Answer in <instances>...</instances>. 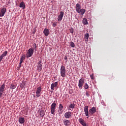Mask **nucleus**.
Listing matches in <instances>:
<instances>
[{"mask_svg":"<svg viewBox=\"0 0 126 126\" xmlns=\"http://www.w3.org/2000/svg\"><path fill=\"white\" fill-rule=\"evenodd\" d=\"M66 70L65 67L62 65L60 68V73L61 75L63 78H64L66 76Z\"/></svg>","mask_w":126,"mask_h":126,"instance_id":"nucleus-1","label":"nucleus"},{"mask_svg":"<svg viewBox=\"0 0 126 126\" xmlns=\"http://www.w3.org/2000/svg\"><path fill=\"white\" fill-rule=\"evenodd\" d=\"M34 49L31 48L30 49L28 50V52L26 54V58L29 59V58L32 57L33 55Z\"/></svg>","mask_w":126,"mask_h":126,"instance_id":"nucleus-2","label":"nucleus"},{"mask_svg":"<svg viewBox=\"0 0 126 126\" xmlns=\"http://www.w3.org/2000/svg\"><path fill=\"white\" fill-rule=\"evenodd\" d=\"M84 83H85L84 78H80V79L79 80L78 87L80 88V89H82L83 86L84 85Z\"/></svg>","mask_w":126,"mask_h":126,"instance_id":"nucleus-3","label":"nucleus"},{"mask_svg":"<svg viewBox=\"0 0 126 126\" xmlns=\"http://www.w3.org/2000/svg\"><path fill=\"white\" fill-rule=\"evenodd\" d=\"M42 91V88L41 87H39L36 89V96L37 97H39V96H41V92Z\"/></svg>","mask_w":126,"mask_h":126,"instance_id":"nucleus-4","label":"nucleus"},{"mask_svg":"<svg viewBox=\"0 0 126 126\" xmlns=\"http://www.w3.org/2000/svg\"><path fill=\"white\" fill-rule=\"evenodd\" d=\"M6 12V8L4 7V6L2 8L0 11V17H2L4 16Z\"/></svg>","mask_w":126,"mask_h":126,"instance_id":"nucleus-5","label":"nucleus"},{"mask_svg":"<svg viewBox=\"0 0 126 126\" xmlns=\"http://www.w3.org/2000/svg\"><path fill=\"white\" fill-rule=\"evenodd\" d=\"M84 112L87 119H89V106L88 105H86L84 107Z\"/></svg>","mask_w":126,"mask_h":126,"instance_id":"nucleus-6","label":"nucleus"},{"mask_svg":"<svg viewBox=\"0 0 126 126\" xmlns=\"http://www.w3.org/2000/svg\"><path fill=\"white\" fill-rule=\"evenodd\" d=\"M64 117L65 118L68 119L72 117V112L71 111H67L64 113Z\"/></svg>","mask_w":126,"mask_h":126,"instance_id":"nucleus-7","label":"nucleus"},{"mask_svg":"<svg viewBox=\"0 0 126 126\" xmlns=\"http://www.w3.org/2000/svg\"><path fill=\"white\" fill-rule=\"evenodd\" d=\"M63 16H64L63 11H60V15H59V16H58V18H57L58 21H61L63 17Z\"/></svg>","mask_w":126,"mask_h":126,"instance_id":"nucleus-8","label":"nucleus"},{"mask_svg":"<svg viewBox=\"0 0 126 126\" xmlns=\"http://www.w3.org/2000/svg\"><path fill=\"white\" fill-rule=\"evenodd\" d=\"M78 122H79V123L80 124L82 125V126H87V123H86V122H85V120H84V119H82V118L79 119Z\"/></svg>","mask_w":126,"mask_h":126,"instance_id":"nucleus-9","label":"nucleus"},{"mask_svg":"<svg viewBox=\"0 0 126 126\" xmlns=\"http://www.w3.org/2000/svg\"><path fill=\"white\" fill-rule=\"evenodd\" d=\"M96 111V109L94 106L92 107V108L90 109L89 110V114L90 115H93V114H94Z\"/></svg>","mask_w":126,"mask_h":126,"instance_id":"nucleus-10","label":"nucleus"},{"mask_svg":"<svg viewBox=\"0 0 126 126\" xmlns=\"http://www.w3.org/2000/svg\"><path fill=\"white\" fill-rule=\"evenodd\" d=\"M58 82H56L55 83H52L51 85V89L53 91L55 90L54 88L58 87Z\"/></svg>","mask_w":126,"mask_h":126,"instance_id":"nucleus-11","label":"nucleus"},{"mask_svg":"<svg viewBox=\"0 0 126 126\" xmlns=\"http://www.w3.org/2000/svg\"><path fill=\"white\" fill-rule=\"evenodd\" d=\"M63 123L65 126H70L71 124V122L69 120L64 119L63 121Z\"/></svg>","mask_w":126,"mask_h":126,"instance_id":"nucleus-12","label":"nucleus"},{"mask_svg":"<svg viewBox=\"0 0 126 126\" xmlns=\"http://www.w3.org/2000/svg\"><path fill=\"white\" fill-rule=\"evenodd\" d=\"M81 8V5L79 3H77L76 5V10L78 13H80V9Z\"/></svg>","mask_w":126,"mask_h":126,"instance_id":"nucleus-13","label":"nucleus"},{"mask_svg":"<svg viewBox=\"0 0 126 126\" xmlns=\"http://www.w3.org/2000/svg\"><path fill=\"white\" fill-rule=\"evenodd\" d=\"M43 33L46 35V36H48L49 34H50V31H49L48 29H45Z\"/></svg>","mask_w":126,"mask_h":126,"instance_id":"nucleus-14","label":"nucleus"},{"mask_svg":"<svg viewBox=\"0 0 126 126\" xmlns=\"http://www.w3.org/2000/svg\"><path fill=\"white\" fill-rule=\"evenodd\" d=\"M42 61H39L38 63V66H37V67H38V69L40 71L42 70Z\"/></svg>","mask_w":126,"mask_h":126,"instance_id":"nucleus-15","label":"nucleus"},{"mask_svg":"<svg viewBox=\"0 0 126 126\" xmlns=\"http://www.w3.org/2000/svg\"><path fill=\"white\" fill-rule=\"evenodd\" d=\"M19 122L20 123V124H24V123L25 122V120L24 117H20L19 118Z\"/></svg>","mask_w":126,"mask_h":126,"instance_id":"nucleus-16","label":"nucleus"},{"mask_svg":"<svg viewBox=\"0 0 126 126\" xmlns=\"http://www.w3.org/2000/svg\"><path fill=\"white\" fill-rule=\"evenodd\" d=\"M4 88H5V84H3L1 85L0 88V92L3 94V92L4 91Z\"/></svg>","mask_w":126,"mask_h":126,"instance_id":"nucleus-17","label":"nucleus"},{"mask_svg":"<svg viewBox=\"0 0 126 126\" xmlns=\"http://www.w3.org/2000/svg\"><path fill=\"white\" fill-rule=\"evenodd\" d=\"M20 7L23 8V9L26 8V5L24 1H22L19 5Z\"/></svg>","mask_w":126,"mask_h":126,"instance_id":"nucleus-18","label":"nucleus"},{"mask_svg":"<svg viewBox=\"0 0 126 126\" xmlns=\"http://www.w3.org/2000/svg\"><path fill=\"white\" fill-rule=\"evenodd\" d=\"M86 12L85 9H81V8L80 9V12L79 14H81V15H84V13Z\"/></svg>","mask_w":126,"mask_h":126,"instance_id":"nucleus-19","label":"nucleus"},{"mask_svg":"<svg viewBox=\"0 0 126 126\" xmlns=\"http://www.w3.org/2000/svg\"><path fill=\"white\" fill-rule=\"evenodd\" d=\"M56 105L57 104H56V103H55V100H54V102L53 103H52V105H51V107L52 108L56 110Z\"/></svg>","mask_w":126,"mask_h":126,"instance_id":"nucleus-20","label":"nucleus"},{"mask_svg":"<svg viewBox=\"0 0 126 126\" xmlns=\"http://www.w3.org/2000/svg\"><path fill=\"white\" fill-rule=\"evenodd\" d=\"M83 24L84 25H88V22L87 20V19L86 18H84L83 19Z\"/></svg>","mask_w":126,"mask_h":126,"instance_id":"nucleus-21","label":"nucleus"},{"mask_svg":"<svg viewBox=\"0 0 126 126\" xmlns=\"http://www.w3.org/2000/svg\"><path fill=\"white\" fill-rule=\"evenodd\" d=\"M45 115V112L44 110H40V117H44V116Z\"/></svg>","mask_w":126,"mask_h":126,"instance_id":"nucleus-22","label":"nucleus"},{"mask_svg":"<svg viewBox=\"0 0 126 126\" xmlns=\"http://www.w3.org/2000/svg\"><path fill=\"white\" fill-rule=\"evenodd\" d=\"M89 37V33H86L84 36V38L85 40H87V41H88Z\"/></svg>","mask_w":126,"mask_h":126,"instance_id":"nucleus-23","label":"nucleus"},{"mask_svg":"<svg viewBox=\"0 0 126 126\" xmlns=\"http://www.w3.org/2000/svg\"><path fill=\"white\" fill-rule=\"evenodd\" d=\"M7 51H5L3 53V54H1V56H2V60H3V58L5 57V56H6V55H7Z\"/></svg>","mask_w":126,"mask_h":126,"instance_id":"nucleus-24","label":"nucleus"},{"mask_svg":"<svg viewBox=\"0 0 126 126\" xmlns=\"http://www.w3.org/2000/svg\"><path fill=\"white\" fill-rule=\"evenodd\" d=\"M26 59V57L25 56H22L21 57V59H20V64H22V63H23L24 60H25Z\"/></svg>","mask_w":126,"mask_h":126,"instance_id":"nucleus-25","label":"nucleus"},{"mask_svg":"<svg viewBox=\"0 0 126 126\" xmlns=\"http://www.w3.org/2000/svg\"><path fill=\"white\" fill-rule=\"evenodd\" d=\"M63 108V105L62 104L60 103L59 107L60 111H62Z\"/></svg>","mask_w":126,"mask_h":126,"instance_id":"nucleus-26","label":"nucleus"},{"mask_svg":"<svg viewBox=\"0 0 126 126\" xmlns=\"http://www.w3.org/2000/svg\"><path fill=\"white\" fill-rule=\"evenodd\" d=\"M56 111V109L51 107V113L53 114Z\"/></svg>","mask_w":126,"mask_h":126,"instance_id":"nucleus-27","label":"nucleus"},{"mask_svg":"<svg viewBox=\"0 0 126 126\" xmlns=\"http://www.w3.org/2000/svg\"><path fill=\"white\" fill-rule=\"evenodd\" d=\"M75 106V104L74 103H73L70 104L69 107H70V108L73 109V108H74Z\"/></svg>","mask_w":126,"mask_h":126,"instance_id":"nucleus-28","label":"nucleus"},{"mask_svg":"<svg viewBox=\"0 0 126 126\" xmlns=\"http://www.w3.org/2000/svg\"><path fill=\"white\" fill-rule=\"evenodd\" d=\"M16 88V85L11 84L10 88L11 89H15Z\"/></svg>","mask_w":126,"mask_h":126,"instance_id":"nucleus-29","label":"nucleus"},{"mask_svg":"<svg viewBox=\"0 0 126 126\" xmlns=\"http://www.w3.org/2000/svg\"><path fill=\"white\" fill-rule=\"evenodd\" d=\"M84 87L85 89H88V88H89V85L87 84V83H85Z\"/></svg>","mask_w":126,"mask_h":126,"instance_id":"nucleus-30","label":"nucleus"},{"mask_svg":"<svg viewBox=\"0 0 126 126\" xmlns=\"http://www.w3.org/2000/svg\"><path fill=\"white\" fill-rule=\"evenodd\" d=\"M33 47L34 48V50H35V51H36V43H34L32 45Z\"/></svg>","mask_w":126,"mask_h":126,"instance_id":"nucleus-31","label":"nucleus"},{"mask_svg":"<svg viewBox=\"0 0 126 126\" xmlns=\"http://www.w3.org/2000/svg\"><path fill=\"white\" fill-rule=\"evenodd\" d=\"M70 46L72 47V48H74V47L75 46L74 43H73V42L71 41L70 42Z\"/></svg>","mask_w":126,"mask_h":126,"instance_id":"nucleus-32","label":"nucleus"},{"mask_svg":"<svg viewBox=\"0 0 126 126\" xmlns=\"http://www.w3.org/2000/svg\"><path fill=\"white\" fill-rule=\"evenodd\" d=\"M70 32L72 34H73L74 33V29L73 28H70Z\"/></svg>","mask_w":126,"mask_h":126,"instance_id":"nucleus-33","label":"nucleus"},{"mask_svg":"<svg viewBox=\"0 0 126 126\" xmlns=\"http://www.w3.org/2000/svg\"><path fill=\"white\" fill-rule=\"evenodd\" d=\"M86 95L89 97L90 96V93L89 92H86Z\"/></svg>","mask_w":126,"mask_h":126,"instance_id":"nucleus-34","label":"nucleus"},{"mask_svg":"<svg viewBox=\"0 0 126 126\" xmlns=\"http://www.w3.org/2000/svg\"><path fill=\"white\" fill-rule=\"evenodd\" d=\"M90 77H91V79H92V80L94 79V76L93 74L90 75Z\"/></svg>","mask_w":126,"mask_h":126,"instance_id":"nucleus-35","label":"nucleus"},{"mask_svg":"<svg viewBox=\"0 0 126 126\" xmlns=\"http://www.w3.org/2000/svg\"><path fill=\"white\" fill-rule=\"evenodd\" d=\"M64 60L66 61V62H67V57L65 56L64 58Z\"/></svg>","mask_w":126,"mask_h":126,"instance_id":"nucleus-36","label":"nucleus"},{"mask_svg":"<svg viewBox=\"0 0 126 126\" xmlns=\"http://www.w3.org/2000/svg\"><path fill=\"white\" fill-rule=\"evenodd\" d=\"M2 60V54L0 56V63L1 62V60Z\"/></svg>","mask_w":126,"mask_h":126,"instance_id":"nucleus-37","label":"nucleus"},{"mask_svg":"<svg viewBox=\"0 0 126 126\" xmlns=\"http://www.w3.org/2000/svg\"><path fill=\"white\" fill-rule=\"evenodd\" d=\"M2 95V93H1V92H0V98L1 97Z\"/></svg>","mask_w":126,"mask_h":126,"instance_id":"nucleus-38","label":"nucleus"},{"mask_svg":"<svg viewBox=\"0 0 126 126\" xmlns=\"http://www.w3.org/2000/svg\"><path fill=\"white\" fill-rule=\"evenodd\" d=\"M19 67H22V64H20V63L19 64Z\"/></svg>","mask_w":126,"mask_h":126,"instance_id":"nucleus-39","label":"nucleus"},{"mask_svg":"<svg viewBox=\"0 0 126 126\" xmlns=\"http://www.w3.org/2000/svg\"><path fill=\"white\" fill-rule=\"evenodd\" d=\"M53 25H54V26H57V24H56V23H53Z\"/></svg>","mask_w":126,"mask_h":126,"instance_id":"nucleus-40","label":"nucleus"}]
</instances>
